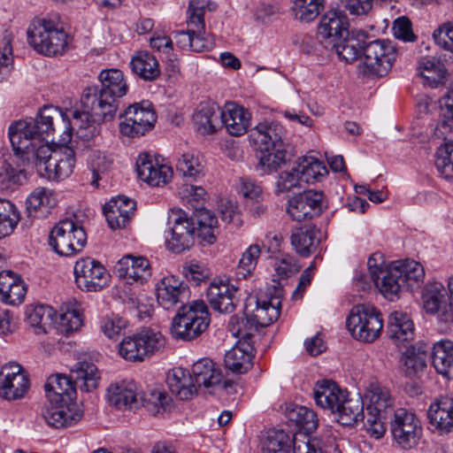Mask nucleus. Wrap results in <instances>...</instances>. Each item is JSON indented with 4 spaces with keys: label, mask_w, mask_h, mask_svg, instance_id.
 <instances>
[{
    "label": "nucleus",
    "mask_w": 453,
    "mask_h": 453,
    "mask_svg": "<svg viewBox=\"0 0 453 453\" xmlns=\"http://www.w3.org/2000/svg\"><path fill=\"white\" fill-rule=\"evenodd\" d=\"M78 128L77 134H83L74 119L70 120L66 113L58 108L43 107L35 119L19 120L9 127V138L14 155L23 163L35 165L37 173L50 180H61L71 175L75 165V154L72 148L63 147L53 150L48 143L56 132L60 133V141H71L73 131Z\"/></svg>",
    "instance_id": "1"
},
{
    "label": "nucleus",
    "mask_w": 453,
    "mask_h": 453,
    "mask_svg": "<svg viewBox=\"0 0 453 453\" xmlns=\"http://www.w3.org/2000/svg\"><path fill=\"white\" fill-rule=\"evenodd\" d=\"M98 79L100 85L83 90L81 97L82 111L72 112L74 124L80 129L90 127L88 122L91 117L104 122L113 120L119 107V100L128 90L124 74L119 69L104 70Z\"/></svg>",
    "instance_id": "2"
},
{
    "label": "nucleus",
    "mask_w": 453,
    "mask_h": 453,
    "mask_svg": "<svg viewBox=\"0 0 453 453\" xmlns=\"http://www.w3.org/2000/svg\"><path fill=\"white\" fill-rule=\"evenodd\" d=\"M218 219L208 210H196L191 216L180 209H172L168 213L165 243L169 250L180 254L195 244L196 237L212 244L216 242L215 230Z\"/></svg>",
    "instance_id": "3"
},
{
    "label": "nucleus",
    "mask_w": 453,
    "mask_h": 453,
    "mask_svg": "<svg viewBox=\"0 0 453 453\" xmlns=\"http://www.w3.org/2000/svg\"><path fill=\"white\" fill-rule=\"evenodd\" d=\"M98 370L88 362H81L71 371L70 375L54 374L48 378L45 385V395L48 402L56 403L73 402L76 388L90 392L98 385Z\"/></svg>",
    "instance_id": "4"
},
{
    "label": "nucleus",
    "mask_w": 453,
    "mask_h": 453,
    "mask_svg": "<svg viewBox=\"0 0 453 453\" xmlns=\"http://www.w3.org/2000/svg\"><path fill=\"white\" fill-rule=\"evenodd\" d=\"M27 34L28 43L38 53L48 57L65 54L71 42V38L57 14L35 19L29 25Z\"/></svg>",
    "instance_id": "5"
},
{
    "label": "nucleus",
    "mask_w": 453,
    "mask_h": 453,
    "mask_svg": "<svg viewBox=\"0 0 453 453\" xmlns=\"http://www.w3.org/2000/svg\"><path fill=\"white\" fill-rule=\"evenodd\" d=\"M211 315L207 304L195 300L182 304L172 320L171 334L175 339L191 341L209 326Z\"/></svg>",
    "instance_id": "6"
},
{
    "label": "nucleus",
    "mask_w": 453,
    "mask_h": 453,
    "mask_svg": "<svg viewBox=\"0 0 453 453\" xmlns=\"http://www.w3.org/2000/svg\"><path fill=\"white\" fill-rule=\"evenodd\" d=\"M368 401L365 426L369 434L376 439L386 432L385 420L394 410V399L390 391L378 383H371L365 394Z\"/></svg>",
    "instance_id": "7"
},
{
    "label": "nucleus",
    "mask_w": 453,
    "mask_h": 453,
    "mask_svg": "<svg viewBox=\"0 0 453 453\" xmlns=\"http://www.w3.org/2000/svg\"><path fill=\"white\" fill-rule=\"evenodd\" d=\"M165 347L163 334L150 327L126 336L119 344V354L128 362H143L160 353Z\"/></svg>",
    "instance_id": "8"
},
{
    "label": "nucleus",
    "mask_w": 453,
    "mask_h": 453,
    "mask_svg": "<svg viewBox=\"0 0 453 453\" xmlns=\"http://www.w3.org/2000/svg\"><path fill=\"white\" fill-rule=\"evenodd\" d=\"M280 289L268 288L259 291L255 296H250L245 303L244 316L249 318L255 331L271 325L280 317L281 308Z\"/></svg>",
    "instance_id": "9"
},
{
    "label": "nucleus",
    "mask_w": 453,
    "mask_h": 453,
    "mask_svg": "<svg viewBox=\"0 0 453 453\" xmlns=\"http://www.w3.org/2000/svg\"><path fill=\"white\" fill-rule=\"evenodd\" d=\"M107 399L110 404L119 410L137 409L143 405L150 410L153 404L157 412L164 409L166 395L159 391L150 394V398H138L137 387L134 381L122 380L111 384L107 389Z\"/></svg>",
    "instance_id": "10"
},
{
    "label": "nucleus",
    "mask_w": 453,
    "mask_h": 453,
    "mask_svg": "<svg viewBox=\"0 0 453 453\" xmlns=\"http://www.w3.org/2000/svg\"><path fill=\"white\" fill-rule=\"evenodd\" d=\"M346 324L355 339L364 342H372L381 333L383 319L375 307L358 304L350 310Z\"/></svg>",
    "instance_id": "11"
},
{
    "label": "nucleus",
    "mask_w": 453,
    "mask_h": 453,
    "mask_svg": "<svg viewBox=\"0 0 453 453\" xmlns=\"http://www.w3.org/2000/svg\"><path fill=\"white\" fill-rule=\"evenodd\" d=\"M397 57L395 44L388 40L377 39L363 46V73L370 77L386 76Z\"/></svg>",
    "instance_id": "12"
},
{
    "label": "nucleus",
    "mask_w": 453,
    "mask_h": 453,
    "mask_svg": "<svg viewBox=\"0 0 453 453\" xmlns=\"http://www.w3.org/2000/svg\"><path fill=\"white\" fill-rule=\"evenodd\" d=\"M86 243L87 234L83 226L70 219L57 223L49 235V245L60 256L75 255Z\"/></svg>",
    "instance_id": "13"
},
{
    "label": "nucleus",
    "mask_w": 453,
    "mask_h": 453,
    "mask_svg": "<svg viewBox=\"0 0 453 453\" xmlns=\"http://www.w3.org/2000/svg\"><path fill=\"white\" fill-rule=\"evenodd\" d=\"M119 117L124 119L119 125V133L128 138L144 135L157 121V114L149 101L129 105Z\"/></svg>",
    "instance_id": "14"
},
{
    "label": "nucleus",
    "mask_w": 453,
    "mask_h": 453,
    "mask_svg": "<svg viewBox=\"0 0 453 453\" xmlns=\"http://www.w3.org/2000/svg\"><path fill=\"white\" fill-rule=\"evenodd\" d=\"M74 275L78 288L89 292L101 290L111 279L105 267L91 257H82L75 263Z\"/></svg>",
    "instance_id": "15"
},
{
    "label": "nucleus",
    "mask_w": 453,
    "mask_h": 453,
    "mask_svg": "<svg viewBox=\"0 0 453 453\" xmlns=\"http://www.w3.org/2000/svg\"><path fill=\"white\" fill-rule=\"evenodd\" d=\"M390 430L397 444L403 449H411L418 443L422 428L414 413L400 408L394 411Z\"/></svg>",
    "instance_id": "16"
},
{
    "label": "nucleus",
    "mask_w": 453,
    "mask_h": 453,
    "mask_svg": "<svg viewBox=\"0 0 453 453\" xmlns=\"http://www.w3.org/2000/svg\"><path fill=\"white\" fill-rule=\"evenodd\" d=\"M325 195L314 189L304 190L288 201L287 212L296 221L311 219L323 212Z\"/></svg>",
    "instance_id": "17"
},
{
    "label": "nucleus",
    "mask_w": 453,
    "mask_h": 453,
    "mask_svg": "<svg viewBox=\"0 0 453 453\" xmlns=\"http://www.w3.org/2000/svg\"><path fill=\"white\" fill-rule=\"evenodd\" d=\"M30 388L28 375L17 363H10L0 370V395L7 400L24 397Z\"/></svg>",
    "instance_id": "18"
},
{
    "label": "nucleus",
    "mask_w": 453,
    "mask_h": 453,
    "mask_svg": "<svg viewBox=\"0 0 453 453\" xmlns=\"http://www.w3.org/2000/svg\"><path fill=\"white\" fill-rule=\"evenodd\" d=\"M423 308L443 322L453 321V304L441 282L427 284L422 293Z\"/></svg>",
    "instance_id": "19"
},
{
    "label": "nucleus",
    "mask_w": 453,
    "mask_h": 453,
    "mask_svg": "<svg viewBox=\"0 0 453 453\" xmlns=\"http://www.w3.org/2000/svg\"><path fill=\"white\" fill-rule=\"evenodd\" d=\"M349 23L347 18L339 11L326 12L318 27V38L321 40L325 50L334 49L336 42L342 37L349 35Z\"/></svg>",
    "instance_id": "20"
},
{
    "label": "nucleus",
    "mask_w": 453,
    "mask_h": 453,
    "mask_svg": "<svg viewBox=\"0 0 453 453\" xmlns=\"http://www.w3.org/2000/svg\"><path fill=\"white\" fill-rule=\"evenodd\" d=\"M206 296L211 307L220 313L233 312L240 302L238 288L222 280L211 282Z\"/></svg>",
    "instance_id": "21"
},
{
    "label": "nucleus",
    "mask_w": 453,
    "mask_h": 453,
    "mask_svg": "<svg viewBox=\"0 0 453 453\" xmlns=\"http://www.w3.org/2000/svg\"><path fill=\"white\" fill-rule=\"evenodd\" d=\"M188 297L187 285L173 275L164 277L157 286V303L165 310H171L178 303L186 304Z\"/></svg>",
    "instance_id": "22"
},
{
    "label": "nucleus",
    "mask_w": 453,
    "mask_h": 453,
    "mask_svg": "<svg viewBox=\"0 0 453 453\" xmlns=\"http://www.w3.org/2000/svg\"><path fill=\"white\" fill-rule=\"evenodd\" d=\"M250 139L260 151L285 148L286 130L276 121H264L251 130Z\"/></svg>",
    "instance_id": "23"
},
{
    "label": "nucleus",
    "mask_w": 453,
    "mask_h": 453,
    "mask_svg": "<svg viewBox=\"0 0 453 453\" xmlns=\"http://www.w3.org/2000/svg\"><path fill=\"white\" fill-rule=\"evenodd\" d=\"M138 177L152 187L166 184L172 178V167L159 164L148 153H142L136 160Z\"/></svg>",
    "instance_id": "24"
},
{
    "label": "nucleus",
    "mask_w": 453,
    "mask_h": 453,
    "mask_svg": "<svg viewBox=\"0 0 453 453\" xmlns=\"http://www.w3.org/2000/svg\"><path fill=\"white\" fill-rule=\"evenodd\" d=\"M115 271L119 278L130 284L134 282L143 284L151 276L149 260L144 257H135L131 254L124 256L118 261Z\"/></svg>",
    "instance_id": "25"
},
{
    "label": "nucleus",
    "mask_w": 453,
    "mask_h": 453,
    "mask_svg": "<svg viewBox=\"0 0 453 453\" xmlns=\"http://www.w3.org/2000/svg\"><path fill=\"white\" fill-rule=\"evenodd\" d=\"M73 402L62 403L57 401L56 403L48 402L43 409L42 416L46 423L54 428H64L78 422L82 412L73 411Z\"/></svg>",
    "instance_id": "26"
},
{
    "label": "nucleus",
    "mask_w": 453,
    "mask_h": 453,
    "mask_svg": "<svg viewBox=\"0 0 453 453\" xmlns=\"http://www.w3.org/2000/svg\"><path fill=\"white\" fill-rule=\"evenodd\" d=\"M254 347L252 341L238 340L225 355L226 368L234 373H245L253 365Z\"/></svg>",
    "instance_id": "27"
},
{
    "label": "nucleus",
    "mask_w": 453,
    "mask_h": 453,
    "mask_svg": "<svg viewBox=\"0 0 453 453\" xmlns=\"http://www.w3.org/2000/svg\"><path fill=\"white\" fill-rule=\"evenodd\" d=\"M336 420L342 426H351L359 420H366V412H364V401L359 395L350 396L346 391L339 403V408L333 412Z\"/></svg>",
    "instance_id": "28"
},
{
    "label": "nucleus",
    "mask_w": 453,
    "mask_h": 453,
    "mask_svg": "<svg viewBox=\"0 0 453 453\" xmlns=\"http://www.w3.org/2000/svg\"><path fill=\"white\" fill-rule=\"evenodd\" d=\"M221 114L222 127L233 136L244 134L250 126V113L234 103L226 104Z\"/></svg>",
    "instance_id": "29"
},
{
    "label": "nucleus",
    "mask_w": 453,
    "mask_h": 453,
    "mask_svg": "<svg viewBox=\"0 0 453 453\" xmlns=\"http://www.w3.org/2000/svg\"><path fill=\"white\" fill-rule=\"evenodd\" d=\"M221 109L215 103L203 102L193 115L194 125L203 134L215 133L222 127Z\"/></svg>",
    "instance_id": "30"
},
{
    "label": "nucleus",
    "mask_w": 453,
    "mask_h": 453,
    "mask_svg": "<svg viewBox=\"0 0 453 453\" xmlns=\"http://www.w3.org/2000/svg\"><path fill=\"white\" fill-rule=\"evenodd\" d=\"M387 333L394 343L405 345L414 338L413 322L407 313L393 311L388 317Z\"/></svg>",
    "instance_id": "31"
},
{
    "label": "nucleus",
    "mask_w": 453,
    "mask_h": 453,
    "mask_svg": "<svg viewBox=\"0 0 453 453\" xmlns=\"http://www.w3.org/2000/svg\"><path fill=\"white\" fill-rule=\"evenodd\" d=\"M427 418L435 428L450 432L453 430V398L441 396L432 403L427 411Z\"/></svg>",
    "instance_id": "32"
},
{
    "label": "nucleus",
    "mask_w": 453,
    "mask_h": 453,
    "mask_svg": "<svg viewBox=\"0 0 453 453\" xmlns=\"http://www.w3.org/2000/svg\"><path fill=\"white\" fill-rule=\"evenodd\" d=\"M166 382L172 394L180 400L192 399L199 388L192 374L182 368H175L169 372Z\"/></svg>",
    "instance_id": "33"
},
{
    "label": "nucleus",
    "mask_w": 453,
    "mask_h": 453,
    "mask_svg": "<svg viewBox=\"0 0 453 453\" xmlns=\"http://www.w3.org/2000/svg\"><path fill=\"white\" fill-rule=\"evenodd\" d=\"M345 392L334 381L323 380L316 382L313 396L319 407L333 413L336 408H339V403Z\"/></svg>",
    "instance_id": "34"
},
{
    "label": "nucleus",
    "mask_w": 453,
    "mask_h": 453,
    "mask_svg": "<svg viewBox=\"0 0 453 453\" xmlns=\"http://www.w3.org/2000/svg\"><path fill=\"white\" fill-rule=\"evenodd\" d=\"M320 231L313 226H303L295 229L291 234V243L296 253L309 257L320 243Z\"/></svg>",
    "instance_id": "35"
},
{
    "label": "nucleus",
    "mask_w": 453,
    "mask_h": 453,
    "mask_svg": "<svg viewBox=\"0 0 453 453\" xmlns=\"http://www.w3.org/2000/svg\"><path fill=\"white\" fill-rule=\"evenodd\" d=\"M432 364L444 377L453 378V342L448 339L436 342L431 352Z\"/></svg>",
    "instance_id": "36"
},
{
    "label": "nucleus",
    "mask_w": 453,
    "mask_h": 453,
    "mask_svg": "<svg viewBox=\"0 0 453 453\" xmlns=\"http://www.w3.org/2000/svg\"><path fill=\"white\" fill-rule=\"evenodd\" d=\"M57 203L52 190L38 187L28 196L26 204L30 216L45 217Z\"/></svg>",
    "instance_id": "37"
},
{
    "label": "nucleus",
    "mask_w": 453,
    "mask_h": 453,
    "mask_svg": "<svg viewBox=\"0 0 453 453\" xmlns=\"http://www.w3.org/2000/svg\"><path fill=\"white\" fill-rule=\"evenodd\" d=\"M192 376L197 386L206 388L219 385L222 380L220 369L210 358H202L192 366Z\"/></svg>",
    "instance_id": "38"
},
{
    "label": "nucleus",
    "mask_w": 453,
    "mask_h": 453,
    "mask_svg": "<svg viewBox=\"0 0 453 453\" xmlns=\"http://www.w3.org/2000/svg\"><path fill=\"white\" fill-rule=\"evenodd\" d=\"M364 36L351 35L343 36L338 42L334 49H326L328 52L335 53L338 58L346 62L352 63L356 61L363 52V46L366 42L363 40Z\"/></svg>",
    "instance_id": "39"
},
{
    "label": "nucleus",
    "mask_w": 453,
    "mask_h": 453,
    "mask_svg": "<svg viewBox=\"0 0 453 453\" xmlns=\"http://www.w3.org/2000/svg\"><path fill=\"white\" fill-rule=\"evenodd\" d=\"M131 67L134 73L144 81H155L160 75L157 59L149 51H140L131 60Z\"/></svg>",
    "instance_id": "40"
},
{
    "label": "nucleus",
    "mask_w": 453,
    "mask_h": 453,
    "mask_svg": "<svg viewBox=\"0 0 453 453\" xmlns=\"http://www.w3.org/2000/svg\"><path fill=\"white\" fill-rule=\"evenodd\" d=\"M301 180L303 183H314L320 181L328 171L323 162L312 157H303L296 165Z\"/></svg>",
    "instance_id": "41"
},
{
    "label": "nucleus",
    "mask_w": 453,
    "mask_h": 453,
    "mask_svg": "<svg viewBox=\"0 0 453 453\" xmlns=\"http://www.w3.org/2000/svg\"><path fill=\"white\" fill-rule=\"evenodd\" d=\"M446 142L441 145L435 154L434 165L440 174L446 180L453 179V130L444 137Z\"/></svg>",
    "instance_id": "42"
},
{
    "label": "nucleus",
    "mask_w": 453,
    "mask_h": 453,
    "mask_svg": "<svg viewBox=\"0 0 453 453\" xmlns=\"http://www.w3.org/2000/svg\"><path fill=\"white\" fill-rule=\"evenodd\" d=\"M287 418L289 422L295 424L300 430L305 433H312L319 426L316 413L302 405H293L287 409Z\"/></svg>",
    "instance_id": "43"
},
{
    "label": "nucleus",
    "mask_w": 453,
    "mask_h": 453,
    "mask_svg": "<svg viewBox=\"0 0 453 453\" xmlns=\"http://www.w3.org/2000/svg\"><path fill=\"white\" fill-rule=\"evenodd\" d=\"M401 275V272L396 269L395 265H389L380 274L378 288L385 297L393 300L405 288Z\"/></svg>",
    "instance_id": "44"
},
{
    "label": "nucleus",
    "mask_w": 453,
    "mask_h": 453,
    "mask_svg": "<svg viewBox=\"0 0 453 453\" xmlns=\"http://www.w3.org/2000/svg\"><path fill=\"white\" fill-rule=\"evenodd\" d=\"M446 70L439 61L430 58H422L418 65V75L425 86L436 88L443 83Z\"/></svg>",
    "instance_id": "45"
},
{
    "label": "nucleus",
    "mask_w": 453,
    "mask_h": 453,
    "mask_svg": "<svg viewBox=\"0 0 453 453\" xmlns=\"http://www.w3.org/2000/svg\"><path fill=\"white\" fill-rule=\"evenodd\" d=\"M301 441L295 438L291 441L289 435L283 430H270L263 442V453H289L291 442Z\"/></svg>",
    "instance_id": "46"
},
{
    "label": "nucleus",
    "mask_w": 453,
    "mask_h": 453,
    "mask_svg": "<svg viewBox=\"0 0 453 453\" xmlns=\"http://www.w3.org/2000/svg\"><path fill=\"white\" fill-rule=\"evenodd\" d=\"M21 164L18 167L25 166L20 159ZM26 179L25 172L21 168H14L10 163L4 161L0 167V191H12L22 184V180Z\"/></svg>",
    "instance_id": "47"
},
{
    "label": "nucleus",
    "mask_w": 453,
    "mask_h": 453,
    "mask_svg": "<svg viewBox=\"0 0 453 453\" xmlns=\"http://www.w3.org/2000/svg\"><path fill=\"white\" fill-rule=\"evenodd\" d=\"M427 349L415 346L407 348L404 356L402 358L405 373L410 376H415L423 371L426 365Z\"/></svg>",
    "instance_id": "48"
},
{
    "label": "nucleus",
    "mask_w": 453,
    "mask_h": 453,
    "mask_svg": "<svg viewBox=\"0 0 453 453\" xmlns=\"http://www.w3.org/2000/svg\"><path fill=\"white\" fill-rule=\"evenodd\" d=\"M396 269L401 272V278L404 287L413 289L423 282L425 278V271L422 265L415 260H405L395 265Z\"/></svg>",
    "instance_id": "49"
},
{
    "label": "nucleus",
    "mask_w": 453,
    "mask_h": 453,
    "mask_svg": "<svg viewBox=\"0 0 453 453\" xmlns=\"http://www.w3.org/2000/svg\"><path fill=\"white\" fill-rule=\"evenodd\" d=\"M53 310L47 305H29L26 310V317L29 325L43 333L51 325L53 319Z\"/></svg>",
    "instance_id": "50"
},
{
    "label": "nucleus",
    "mask_w": 453,
    "mask_h": 453,
    "mask_svg": "<svg viewBox=\"0 0 453 453\" xmlns=\"http://www.w3.org/2000/svg\"><path fill=\"white\" fill-rule=\"evenodd\" d=\"M292 10L296 19L302 22L314 20L324 9L325 0H292Z\"/></svg>",
    "instance_id": "51"
},
{
    "label": "nucleus",
    "mask_w": 453,
    "mask_h": 453,
    "mask_svg": "<svg viewBox=\"0 0 453 453\" xmlns=\"http://www.w3.org/2000/svg\"><path fill=\"white\" fill-rule=\"evenodd\" d=\"M19 221V214L15 205L0 200V239L11 234Z\"/></svg>",
    "instance_id": "52"
},
{
    "label": "nucleus",
    "mask_w": 453,
    "mask_h": 453,
    "mask_svg": "<svg viewBox=\"0 0 453 453\" xmlns=\"http://www.w3.org/2000/svg\"><path fill=\"white\" fill-rule=\"evenodd\" d=\"M176 170L182 174L184 178L196 180L203 175V165L198 157L191 152L181 154L176 163Z\"/></svg>",
    "instance_id": "53"
},
{
    "label": "nucleus",
    "mask_w": 453,
    "mask_h": 453,
    "mask_svg": "<svg viewBox=\"0 0 453 453\" xmlns=\"http://www.w3.org/2000/svg\"><path fill=\"white\" fill-rule=\"evenodd\" d=\"M260 255L261 248L258 244H251L243 251L236 271L238 279H245L253 273Z\"/></svg>",
    "instance_id": "54"
},
{
    "label": "nucleus",
    "mask_w": 453,
    "mask_h": 453,
    "mask_svg": "<svg viewBox=\"0 0 453 453\" xmlns=\"http://www.w3.org/2000/svg\"><path fill=\"white\" fill-rule=\"evenodd\" d=\"M260 152L258 165L265 173L276 172L286 162L287 150L285 148H272L271 150Z\"/></svg>",
    "instance_id": "55"
},
{
    "label": "nucleus",
    "mask_w": 453,
    "mask_h": 453,
    "mask_svg": "<svg viewBox=\"0 0 453 453\" xmlns=\"http://www.w3.org/2000/svg\"><path fill=\"white\" fill-rule=\"evenodd\" d=\"M302 187L303 182L298 170L296 166L294 165L291 169L283 171L278 175L275 182V194L280 195Z\"/></svg>",
    "instance_id": "56"
},
{
    "label": "nucleus",
    "mask_w": 453,
    "mask_h": 453,
    "mask_svg": "<svg viewBox=\"0 0 453 453\" xmlns=\"http://www.w3.org/2000/svg\"><path fill=\"white\" fill-rule=\"evenodd\" d=\"M227 330L232 334L233 336L238 338V340L252 341L254 335V329L251 326V322L249 321V318L245 316V319L233 315L227 324Z\"/></svg>",
    "instance_id": "57"
},
{
    "label": "nucleus",
    "mask_w": 453,
    "mask_h": 453,
    "mask_svg": "<svg viewBox=\"0 0 453 453\" xmlns=\"http://www.w3.org/2000/svg\"><path fill=\"white\" fill-rule=\"evenodd\" d=\"M179 193L182 199L194 207V212H196V210H206L203 207L206 198V191L203 187L184 184L180 188Z\"/></svg>",
    "instance_id": "58"
},
{
    "label": "nucleus",
    "mask_w": 453,
    "mask_h": 453,
    "mask_svg": "<svg viewBox=\"0 0 453 453\" xmlns=\"http://www.w3.org/2000/svg\"><path fill=\"white\" fill-rule=\"evenodd\" d=\"M58 324V329L62 333L65 334L73 333L78 330L82 325L81 314L76 309H68L59 315Z\"/></svg>",
    "instance_id": "59"
},
{
    "label": "nucleus",
    "mask_w": 453,
    "mask_h": 453,
    "mask_svg": "<svg viewBox=\"0 0 453 453\" xmlns=\"http://www.w3.org/2000/svg\"><path fill=\"white\" fill-rule=\"evenodd\" d=\"M394 36L404 42H414L417 41V35L413 33L412 24L409 18L402 16L393 22Z\"/></svg>",
    "instance_id": "60"
},
{
    "label": "nucleus",
    "mask_w": 453,
    "mask_h": 453,
    "mask_svg": "<svg viewBox=\"0 0 453 453\" xmlns=\"http://www.w3.org/2000/svg\"><path fill=\"white\" fill-rule=\"evenodd\" d=\"M435 43L441 49L453 51V21L440 25L433 33Z\"/></svg>",
    "instance_id": "61"
},
{
    "label": "nucleus",
    "mask_w": 453,
    "mask_h": 453,
    "mask_svg": "<svg viewBox=\"0 0 453 453\" xmlns=\"http://www.w3.org/2000/svg\"><path fill=\"white\" fill-rule=\"evenodd\" d=\"M136 208V203L134 200L124 196H119L115 198H111L104 206V210H108L111 211H114L115 213H121L123 215L128 216V220L130 219L131 215L134 213Z\"/></svg>",
    "instance_id": "62"
},
{
    "label": "nucleus",
    "mask_w": 453,
    "mask_h": 453,
    "mask_svg": "<svg viewBox=\"0 0 453 453\" xmlns=\"http://www.w3.org/2000/svg\"><path fill=\"white\" fill-rule=\"evenodd\" d=\"M136 208V203L134 200L124 196H119L115 198H111L104 206V210H108L111 211H114L115 213H121L123 215L128 216V220L130 219L131 215L134 213Z\"/></svg>",
    "instance_id": "63"
},
{
    "label": "nucleus",
    "mask_w": 453,
    "mask_h": 453,
    "mask_svg": "<svg viewBox=\"0 0 453 453\" xmlns=\"http://www.w3.org/2000/svg\"><path fill=\"white\" fill-rule=\"evenodd\" d=\"M440 107L443 116L450 119L449 121L443 120L440 124L441 132L446 134L447 129H449V132L453 130V89L449 90L440 99Z\"/></svg>",
    "instance_id": "64"
}]
</instances>
